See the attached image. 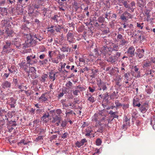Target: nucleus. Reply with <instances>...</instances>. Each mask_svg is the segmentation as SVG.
Listing matches in <instances>:
<instances>
[{
    "instance_id": "f257e3e1",
    "label": "nucleus",
    "mask_w": 155,
    "mask_h": 155,
    "mask_svg": "<svg viewBox=\"0 0 155 155\" xmlns=\"http://www.w3.org/2000/svg\"><path fill=\"white\" fill-rule=\"evenodd\" d=\"M24 36L25 38V42L23 44V49L35 45L36 41L34 40L31 35L24 34Z\"/></svg>"
},
{
    "instance_id": "f03ea898",
    "label": "nucleus",
    "mask_w": 155,
    "mask_h": 155,
    "mask_svg": "<svg viewBox=\"0 0 155 155\" xmlns=\"http://www.w3.org/2000/svg\"><path fill=\"white\" fill-rule=\"evenodd\" d=\"M11 43L9 41L7 40L5 42V44L2 48V54H5L8 53L11 51V49L10 48V46Z\"/></svg>"
},
{
    "instance_id": "7ed1b4c3",
    "label": "nucleus",
    "mask_w": 155,
    "mask_h": 155,
    "mask_svg": "<svg viewBox=\"0 0 155 155\" xmlns=\"http://www.w3.org/2000/svg\"><path fill=\"white\" fill-rule=\"evenodd\" d=\"M52 116V122L53 123H56V125L58 126L59 125V123L61 120L62 119L61 117H59L58 115H53Z\"/></svg>"
},
{
    "instance_id": "20e7f679",
    "label": "nucleus",
    "mask_w": 155,
    "mask_h": 155,
    "mask_svg": "<svg viewBox=\"0 0 155 155\" xmlns=\"http://www.w3.org/2000/svg\"><path fill=\"white\" fill-rule=\"evenodd\" d=\"M131 18V15L127 12H124L120 16L121 19L126 22L128 19Z\"/></svg>"
},
{
    "instance_id": "39448f33",
    "label": "nucleus",
    "mask_w": 155,
    "mask_h": 155,
    "mask_svg": "<svg viewBox=\"0 0 155 155\" xmlns=\"http://www.w3.org/2000/svg\"><path fill=\"white\" fill-rule=\"evenodd\" d=\"M67 40L70 43H73L74 42L75 38H74V34L69 31L67 34Z\"/></svg>"
},
{
    "instance_id": "423d86ee",
    "label": "nucleus",
    "mask_w": 155,
    "mask_h": 155,
    "mask_svg": "<svg viewBox=\"0 0 155 155\" xmlns=\"http://www.w3.org/2000/svg\"><path fill=\"white\" fill-rule=\"evenodd\" d=\"M87 140L85 139L84 138L82 139L80 141H77L75 143L76 146L79 148L83 146L84 143L87 142Z\"/></svg>"
},
{
    "instance_id": "0eeeda50",
    "label": "nucleus",
    "mask_w": 155,
    "mask_h": 155,
    "mask_svg": "<svg viewBox=\"0 0 155 155\" xmlns=\"http://www.w3.org/2000/svg\"><path fill=\"white\" fill-rule=\"evenodd\" d=\"M12 44L15 46L16 48H19L21 47V43L20 41V40L18 38H15L12 41Z\"/></svg>"
},
{
    "instance_id": "6e6552de",
    "label": "nucleus",
    "mask_w": 155,
    "mask_h": 155,
    "mask_svg": "<svg viewBox=\"0 0 155 155\" xmlns=\"http://www.w3.org/2000/svg\"><path fill=\"white\" fill-rule=\"evenodd\" d=\"M144 51L143 49H138L137 50V54L138 57L140 58L144 56Z\"/></svg>"
},
{
    "instance_id": "1a4fd4ad",
    "label": "nucleus",
    "mask_w": 155,
    "mask_h": 155,
    "mask_svg": "<svg viewBox=\"0 0 155 155\" xmlns=\"http://www.w3.org/2000/svg\"><path fill=\"white\" fill-rule=\"evenodd\" d=\"M13 33V31L11 30H9L8 28H6L5 32V37L6 38H7L8 37L12 36V35Z\"/></svg>"
},
{
    "instance_id": "9d476101",
    "label": "nucleus",
    "mask_w": 155,
    "mask_h": 155,
    "mask_svg": "<svg viewBox=\"0 0 155 155\" xmlns=\"http://www.w3.org/2000/svg\"><path fill=\"white\" fill-rule=\"evenodd\" d=\"M5 115L3 117V119L5 121H9L11 120V118L12 117V114L9 112H8L7 114H5Z\"/></svg>"
},
{
    "instance_id": "9b49d317",
    "label": "nucleus",
    "mask_w": 155,
    "mask_h": 155,
    "mask_svg": "<svg viewBox=\"0 0 155 155\" xmlns=\"http://www.w3.org/2000/svg\"><path fill=\"white\" fill-rule=\"evenodd\" d=\"M2 86L4 89L10 88L11 87V83L8 81H5L2 84Z\"/></svg>"
},
{
    "instance_id": "f8f14e48",
    "label": "nucleus",
    "mask_w": 155,
    "mask_h": 155,
    "mask_svg": "<svg viewBox=\"0 0 155 155\" xmlns=\"http://www.w3.org/2000/svg\"><path fill=\"white\" fill-rule=\"evenodd\" d=\"M57 72H51L49 73V78L51 81H54L55 79L56 74L57 73Z\"/></svg>"
},
{
    "instance_id": "ddd939ff",
    "label": "nucleus",
    "mask_w": 155,
    "mask_h": 155,
    "mask_svg": "<svg viewBox=\"0 0 155 155\" xmlns=\"http://www.w3.org/2000/svg\"><path fill=\"white\" fill-rule=\"evenodd\" d=\"M135 48L133 46L130 47L128 49L127 52L130 54L131 57H132L134 54Z\"/></svg>"
},
{
    "instance_id": "4468645a",
    "label": "nucleus",
    "mask_w": 155,
    "mask_h": 155,
    "mask_svg": "<svg viewBox=\"0 0 155 155\" xmlns=\"http://www.w3.org/2000/svg\"><path fill=\"white\" fill-rule=\"evenodd\" d=\"M56 113L59 115H60L62 113L61 110L60 109H58L56 110H51L50 111V114H51V115H55Z\"/></svg>"
},
{
    "instance_id": "2eb2a0df",
    "label": "nucleus",
    "mask_w": 155,
    "mask_h": 155,
    "mask_svg": "<svg viewBox=\"0 0 155 155\" xmlns=\"http://www.w3.org/2000/svg\"><path fill=\"white\" fill-rule=\"evenodd\" d=\"M45 94L46 93H44L40 97L39 101L40 102H45L47 100V98L45 96Z\"/></svg>"
},
{
    "instance_id": "dca6fc26",
    "label": "nucleus",
    "mask_w": 155,
    "mask_h": 155,
    "mask_svg": "<svg viewBox=\"0 0 155 155\" xmlns=\"http://www.w3.org/2000/svg\"><path fill=\"white\" fill-rule=\"evenodd\" d=\"M30 57H27L26 58V61L27 63L29 65H32L36 63V62L35 60L30 59Z\"/></svg>"
},
{
    "instance_id": "f3484780",
    "label": "nucleus",
    "mask_w": 155,
    "mask_h": 155,
    "mask_svg": "<svg viewBox=\"0 0 155 155\" xmlns=\"http://www.w3.org/2000/svg\"><path fill=\"white\" fill-rule=\"evenodd\" d=\"M124 123V124L123 125L124 127H126L127 126L130 125V120L127 117L125 118Z\"/></svg>"
},
{
    "instance_id": "a211bd4d",
    "label": "nucleus",
    "mask_w": 155,
    "mask_h": 155,
    "mask_svg": "<svg viewBox=\"0 0 155 155\" xmlns=\"http://www.w3.org/2000/svg\"><path fill=\"white\" fill-rule=\"evenodd\" d=\"M99 88L98 89L99 90H101L102 89L103 90H104L107 89V87L106 86L105 84L103 82H101L99 85Z\"/></svg>"
},
{
    "instance_id": "6ab92c4d",
    "label": "nucleus",
    "mask_w": 155,
    "mask_h": 155,
    "mask_svg": "<svg viewBox=\"0 0 155 155\" xmlns=\"http://www.w3.org/2000/svg\"><path fill=\"white\" fill-rule=\"evenodd\" d=\"M28 64L27 63H27L25 62L21 63L20 64V66L21 68H24L25 71H27V68L28 67Z\"/></svg>"
},
{
    "instance_id": "aec40b11",
    "label": "nucleus",
    "mask_w": 155,
    "mask_h": 155,
    "mask_svg": "<svg viewBox=\"0 0 155 155\" xmlns=\"http://www.w3.org/2000/svg\"><path fill=\"white\" fill-rule=\"evenodd\" d=\"M117 71L118 72V68L117 67H114L110 71V74L111 75H114L117 73Z\"/></svg>"
},
{
    "instance_id": "412c9836",
    "label": "nucleus",
    "mask_w": 155,
    "mask_h": 155,
    "mask_svg": "<svg viewBox=\"0 0 155 155\" xmlns=\"http://www.w3.org/2000/svg\"><path fill=\"white\" fill-rule=\"evenodd\" d=\"M145 2V0H139L137 4L138 6L141 7L143 6Z\"/></svg>"
},
{
    "instance_id": "4be33fe9",
    "label": "nucleus",
    "mask_w": 155,
    "mask_h": 155,
    "mask_svg": "<svg viewBox=\"0 0 155 155\" xmlns=\"http://www.w3.org/2000/svg\"><path fill=\"white\" fill-rule=\"evenodd\" d=\"M49 114L48 112H47L45 114H44L43 116L41 117V119L43 121H45L46 119L48 118L49 117Z\"/></svg>"
},
{
    "instance_id": "5701e85b",
    "label": "nucleus",
    "mask_w": 155,
    "mask_h": 155,
    "mask_svg": "<svg viewBox=\"0 0 155 155\" xmlns=\"http://www.w3.org/2000/svg\"><path fill=\"white\" fill-rule=\"evenodd\" d=\"M48 76L46 74H44L41 77V81L42 82H44L46 81V79L48 77Z\"/></svg>"
},
{
    "instance_id": "b1692460",
    "label": "nucleus",
    "mask_w": 155,
    "mask_h": 155,
    "mask_svg": "<svg viewBox=\"0 0 155 155\" xmlns=\"http://www.w3.org/2000/svg\"><path fill=\"white\" fill-rule=\"evenodd\" d=\"M60 50L63 52H68V51L69 48L66 46H62Z\"/></svg>"
},
{
    "instance_id": "393cba45",
    "label": "nucleus",
    "mask_w": 155,
    "mask_h": 155,
    "mask_svg": "<svg viewBox=\"0 0 155 155\" xmlns=\"http://www.w3.org/2000/svg\"><path fill=\"white\" fill-rule=\"evenodd\" d=\"M151 65V62L148 61V59L147 60L145 64L143 65V68L147 67L150 66Z\"/></svg>"
},
{
    "instance_id": "a878e982",
    "label": "nucleus",
    "mask_w": 155,
    "mask_h": 155,
    "mask_svg": "<svg viewBox=\"0 0 155 155\" xmlns=\"http://www.w3.org/2000/svg\"><path fill=\"white\" fill-rule=\"evenodd\" d=\"M148 109V107L147 106H142L140 107V110L141 112L144 113Z\"/></svg>"
},
{
    "instance_id": "bb28decb",
    "label": "nucleus",
    "mask_w": 155,
    "mask_h": 155,
    "mask_svg": "<svg viewBox=\"0 0 155 155\" xmlns=\"http://www.w3.org/2000/svg\"><path fill=\"white\" fill-rule=\"evenodd\" d=\"M8 69L9 71L12 73H14L16 72L15 68L14 66H12L11 67Z\"/></svg>"
},
{
    "instance_id": "cd10ccee",
    "label": "nucleus",
    "mask_w": 155,
    "mask_h": 155,
    "mask_svg": "<svg viewBox=\"0 0 155 155\" xmlns=\"http://www.w3.org/2000/svg\"><path fill=\"white\" fill-rule=\"evenodd\" d=\"M145 91L147 93L149 94H151L152 92V90L151 87L148 86H146Z\"/></svg>"
},
{
    "instance_id": "c85d7f7f",
    "label": "nucleus",
    "mask_w": 155,
    "mask_h": 155,
    "mask_svg": "<svg viewBox=\"0 0 155 155\" xmlns=\"http://www.w3.org/2000/svg\"><path fill=\"white\" fill-rule=\"evenodd\" d=\"M36 70L34 67H31L30 68L29 71L28 72V74H30V73L36 72Z\"/></svg>"
},
{
    "instance_id": "c756f323",
    "label": "nucleus",
    "mask_w": 155,
    "mask_h": 155,
    "mask_svg": "<svg viewBox=\"0 0 155 155\" xmlns=\"http://www.w3.org/2000/svg\"><path fill=\"white\" fill-rule=\"evenodd\" d=\"M25 93L26 94L27 96H29L31 94H33V91L31 90H28L27 91H25Z\"/></svg>"
},
{
    "instance_id": "7c9ffc66",
    "label": "nucleus",
    "mask_w": 155,
    "mask_h": 155,
    "mask_svg": "<svg viewBox=\"0 0 155 155\" xmlns=\"http://www.w3.org/2000/svg\"><path fill=\"white\" fill-rule=\"evenodd\" d=\"M73 113L74 114H75L74 112L73 113V111L70 109H69L68 111H66L65 112L66 116H69L70 114H71Z\"/></svg>"
},
{
    "instance_id": "2f4dec72",
    "label": "nucleus",
    "mask_w": 155,
    "mask_h": 155,
    "mask_svg": "<svg viewBox=\"0 0 155 155\" xmlns=\"http://www.w3.org/2000/svg\"><path fill=\"white\" fill-rule=\"evenodd\" d=\"M53 51H49L48 52L49 61L50 62L51 61L52 59V53Z\"/></svg>"
},
{
    "instance_id": "473e14b6",
    "label": "nucleus",
    "mask_w": 155,
    "mask_h": 155,
    "mask_svg": "<svg viewBox=\"0 0 155 155\" xmlns=\"http://www.w3.org/2000/svg\"><path fill=\"white\" fill-rule=\"evenodd\" d=\"M73 84L70 81H68L66 84V86L68 88H71Z\"/></svg>"
},
{
    "instance_id": "72a5a7b5",
    "label": "nucleus",
    "mask_w": 155,
    "mask_h": 155,
    "mask_svg": "<svg viewBox=\"0 0 155 155\" xmlns=\"http://www.w3.org/2000/svg\"><path fill=\"white\" fill-rule=\"evenodd\" d=\"M107 61L110 62L112 63H114L116 62V60L114 59L112 57H110L107 60Z\"/></svg>"
},
{
    "instance_id": "f704fd0d",
    "label": "nucleus",
    "mask_w": 155,
    "mask_h": 155,
    "mask_svg": "<svg viewBox=\"0 0 155 155\" xmlns=\"http://www.w3.org/2000/svg\"><path fill=\"white\" fill-rule=\"evenodd\" d=\"M62 28L61 26L58 25L57 26H55L54 27V29L57 32H60V30Z\"/></svg>"
},
{
    "instance_id": "c9c22d12",
    "label": "nucleus",
    "mask_w": 155,
    "mask_h": 155,
    "mask_svg": "<svg viewBox=\"0 0 155 155\" xmlns=\"http://www.w3.org/2000/svg\"><path fill=\"white\" fill-rule=\"evenodd\" d=\"M117 96V94L115 91H114L112 93L110 96V97L111 99H114Z\"/></svg>"
},
{
    "instance_id": "e433bc0d",
    "label": "nucleus",
    "mask_w": 155,
    "mask_h": 155,
    "mask_svg": "<svg viewBox=\"0 0 155 155\" xmlns=\"http://www.w3.org/2000/svg\"><path fill=\"white\" fill-rule=\"evenodd\" d=\"M137 27L140 28L141 29H142L144 27L143 23H142L141 24H140L138 22L137 23Z\"/></svg>"
},
{
    "instance_id": "4c0bfd02",
    "label": "nucleus",
    "mask_w": 155,
    "mask_h": 155,
    "mask_svg": "<svg viewBox=\"0 0 155 155\" xmlns=\"http://www.w3.org/2000/svg\"><path fill=\"white\" fill-rule=\"evenodd\" d=\"M115 104L117 108H118L121 107L122 106L121 104L120 103L118 100H116L115 102Z\"/></svg>"
},
{
    "instance_id": "58836bf2",
    "label": "nucleus",
    "mask_w": 155,
    "mask_h": 155,
    "mask_svg": "<svg viewBox=\"0 0 155 155\" xmlns=\"http://www.w3.org/2000/svg\"><path fill=\"white\" fill-rule=\"evenodd\" d=\"M64 57L65 56L64 54H58V59H59L60 60H61L62 59H63Z\"/></svg>"
},
{
    "instance_id": "ea45409f",
    "label": "nucleus",
    "mask_w": 155,
    "mask_h": 155,
    "mask_svg": "<svg viewBox=\"0 0 155 155\" xmlns=\"http://www.w3.org/2000/svg\"><path fill=\"white\" fill-rule=\"evenodd\" d=\"M135 3L134 2H132L131 3V7H130L131 10L133 12L134 11L133 6H135Z\"/></svg>"
},
{
    "instance_id": "a19ab883",
    "label": "nucleus",
    "mask_w": 155,
    "mask_h": 155,
    "mask_svg": "<svg viewBox=\"0 0 155 155\" xmlns=\"http://www.w3.org/2000/svg\"><path fill=\"white\" fill-rule=\"evenodd\" d=\"M18 88L20 89V91L21 92L23 91L24 90L22 89H23L24 87H25V89H27V88L26 86H24L22 85H18Z\"/></svg>"
},
{
    "instance_id": "79ce46f5",
    "label": "nucleus",
    "mask_w": 155,
    "mask_h": 155,
    "mask_svg": "<svg viewBox=\"0 0 155 155\" xmlns=\"http://www.w3.org/2000/svg\"><path fill=\"white\" fill-rule=\"evenodd\" d=\"M13 82L15 84V86H18V80L17 79L14 78L13 79Z\"/></svg>"
},
{
    "instance_id": "37998d69",
    "label": "nucleus",
    "mask_w": 155,
    "mask_h": 155,
    "mask_svg": "<svg viewBox=\"0 0 155 155\" xmlns=\"http://www.w3.org/2000/svg\"><path fill=\"white\" fill-rule=\"evenodd\" d=\"M68 105L69 106L71 107V108L72 109L75 108L76 107L74 105V104H73V103L72 102L69 103Z\"/></svg>"
},
{
    "instance_id": "c03bdc74",
    "label": "nucleus",
    "mask_w": 155,
    "mask_h": 155,
    "mask_svg": "<svg viewBox=\"0 0 155 155\" xmlns=\"http://www.w3.org/2000/svg\"><path fill=\"white\" fill-rule=\"evenodd\" d=\"M6 113V112L3 109H1L0 110V115L3 116L4 114H5Z\"/></svg>"
},
{
    "instance_id": "a18cd8bd",
    "label": "nucleus",
    "mask_w": 155,
    "mask_h": 155,
    "mask_svg": "<svg viewBox=\"0 0 155 155\" xmlns=\"http://www.w3.org/2000/svg\"><path fill=\"white\" fill-rule=\"evenodd\" d=\"M103 34H106L109 32V29L108 28H106L103 30L102 31Z\"/></svg>"
},
{
    "instance_id": "49530a36",
    "label": "nucleus",
    "mask_w": 155,
    "mask_h": 155,
    "mask_svg": "<svg viewBox=\"0 0 155 155\" xmlns=\"http://www.w3.org/2000/svg\"><path fill=\"white\" fill-rule=\"evenodd\" d=\"M74 8L77 10L80 7V5L77 2H74Z\"/></svg>"
},
{
    "instance_id": "de8ad7c7",
    "label": "nucleus",
    "mask_w": 155,
    "mask_h": 155,
    "mask_svg": "<svg viewBox=\"0 0 155 155\" xmlns=\"http://www.w3.org/2000/svg\"><path fill=\"white\" fill-rule=\"evenodd\" d=\"M8 21L7 20H3L2 21V24L3 26H6L7 25V24Z\"/></svg>"
},
{
    "instance_id": "09e8293b",
    "label": "nucleus",
    "mask_w": 155,
    "mask_h": 155,
    "mask_svg": "<svg viewBox=\"0 0 155 155\" xmlns=\"http://www.w3.org/2000/svg\"><path fill=\"white\" fill-rule=\"evenodd\" d=\"M31 74H30L31 75V78L33 79H34L36 78V72H34L33 73H31Z\"/></svg>"
},
{
    "instance_id": "8fccbe9b",
    "label": "nucleus",
    "mask_w": 155,
    "mask_h": 155,
    "mask_svg": "<svg viewBox=\"0 0 155 155\" xmlns=\"http://www.w3.org/2000/svg\"><path fill=\"white\" fill-rule=\"evenodd\" d=\"M8 122L10 124H12V127H15L17 125L15 121L11 120L10 121Z\"/></svg>"
},
{
    "instance_id": "3c124183",
    "label": "nucleus",
    "mask_w": 155,
    "mask_h": 155,
    "mask_svg": "<svg viewBox=\"0 0 155 155\" xmlns=\"http://www.w3.org/2000/svg\"><path fill=\"white\" fill-rule=\"evenodd\" d=\"M6 0H0V6H3L5 3Z\"/></svg>"
},
{
    "instance_id": "603ef678",
    "label": "nucleus",
    "mask_w": 155,
    "mask_h": 155,
    "mask_svg": "<svg viewBox=\"0 0 155 155\" xmlns=\"http://www.w3.org/2000/svg\"><path fill=\"white\" fill-rule=\"evenodd\" d=\"M92 120L93 121L97 122V115L96 114H95L92 117Z\"/></svg>"
},
{
    "instance_id": "864d4df0",
    "label": "nucleus",
    "mask_w": 155,
    "mask_h": 155,
    "mask_svg": "<svg viewBox=\"0 0 155 155\" xmlns=\"http://www.w3.org/2000/svg\"><path fill=\"white\" fill-rule=\"evenodd\" d=\"M67 125V122L64 121H63L61 124V126L63 128L65 127Z\"/></svg>"
},
{
    "instance_id": "5fc2aeb1",
    "label": "nucleus",
    "mask_w": 155,
    "mask_h": 155,
    "mask_svg": "<svg viewBox=\"0 0 155 155\" xmlns=\"http://www.w3.org/2000/svg\"><path fill=\"white\" fill-rule=\"evenodd\" d=\"M123 5L124 6L127 8H130V6L127 5V2L126 1H125L123 3Z\"/></svg>"
},
{
    "instance_id": "6e6d98bb",
    "label": "nucleus",
    "mask_w": 155,
    "mask_h": 155,
    "mask_svg": "<svg viewBox=\"0 0 155 155\" xmlns=\"http://www.w3.org/2000/svg\"><path fill=\"white\" fill-rule=\"evenodd\" d=\"M51 62L53 63H55L56 64H58L59 63V61L58 60V59H56L54 58V59H53L51 61Z\"/></svg>"
},
{
    "instance_id": "4d7b16f0",
    "label": "nucleus",
    "mask_w": 155,
    "mask_h": 155,
    "mask_svg": "<svg viewBox=\"0 0 155 155\" xmlns=\"http://www.w3.org/2000/svg\"><path fill=\"white\" fill-rule=\"evenodd\" d=\"M71 71H74V72H77V68H75V66L74 65H72L71 66Z\"/></svg>"
},
{
    "instance_id": "13d9d810",
    "label": "nucleus",
    "mask_w": 155,
    "mask_h": 155,
    "mask_svg": "<svg viewBox=\"0 0 155 155\" xmlns=\"http://www.w3.org/2000/svg\"><path fill=\"white\" fill-rule=\"evenodd\" d=\"M136 101H135L134 99V101H133V104H134V106H137L138 107H140V104L139 103L138 104H136Z\"/></svg>"
},
{
    "instance_id": "bf43d9fd",
    "label": "nucleus",
    "mask_w": 155,
    "mask_h": 155,
    "mask_svg": "<svg viewBox=\"0 0 155 155\" xmlns=\"http://www.w3.org/2000/svg\"><path fill=\"white\" fill-rule=\"evenodd\" d=\"M132 116L134 117L137 114V111L136 110H133L132 111Z\"/></svg>"
},
{
    "instance_id": "052dcab7",
    "label": "nucleus",
    "mask_w": 155,
    "mask_h": 155,
    "mask_svg": "<svg viewBox=\"0 0 155 155\" xmlns=\"http://www.w3.org/2000/svg\"><path fill=\"white\" fill-rule=\"evenodd\" d=\"M21 143H23L25 145L27 144V143L25 141V140H21L20 142L18 143V144L19 145Z\"/></svg>"
},
{
    "instance_id": "680f3d73",
    "label": "nucleus",
    "mask_w": 155,
    "mask_h": 155,
    "mask_svg": "<svg viewBox=\"0 0 155 155\" xmlns=\"http://www.w3.org/2000/svg\"><path fill=\"white\" fill-rule=\"evenodd\" d=\"M118 49V45H115L114 46L113 50L117 51Z\"/></svg>"
},
{
    "instance_id": "e2e57ef3",
    "label": "nucleus",
    "mask_w": 155,
    "mask_h": 155,
    "mask_svg": "<svg viewBox=\"0 0 155 155\" xmlns=\"http://www.w3.org/2000/svg\"><path fill=\"white\" fill-rule=\"evenodd\" d=\"M42 11H43V15L44 16H45L46 15V13H47V9H46L45 8H44L42 10Z\"/></svg>"
},
{
    "instance_id": "0e129e2a",
    "label": "nucleus",
    "mask_w": 155,
    "mask_h": 155,
    "mask_svg": "<svg viewBox=\"0 0 155 155\" xmlns=\"http://www.w3.org/2000/svg\"><path fill=\"white\" fill-rule=\"evenodd\" d=\"M88 100L92 103L94 102V98L92 97H89L88 99Z\"/></svg>"
},
{
    "instance_id": "69168bd1",
    "label": "nucleus",
    "mask_w": 155,
    "mask_h": 155,
    "mask_svg": "<svg viewBox=\"0 0 155 155\" xmlns=\"http://www.w3.org/2000/svg\"><path fill=\"white\" fill-rule=\"evenodd\" d=\"M58 16L57 15H55L54 17H53L52 18L54 20H56V21H58V18H57L58 17Z\"/></svg>"
},
{
    "instance_id": "338daca9",
    "label": "nucleus",
    "mask_w": 155,
    "mask_h": 155,
    "mask_svg": "<svg viewBox=\"0 0 155 155\" xmlns=\"http://www.w3.org/2000/svg\"><path fill=\"white\" fill-rule=\"evenodd\" d=\"M88 125V124L87 123H86L85 122H83V124L81 126V127L84 128L85 127L87 126Z\"/></svg>"
},
{
    "instance_id": "774afa93",
    "label": "nucleus",
    "mask_w": 155,
    "mask_h": 155,
    "mask_svg": "<svg viewBox=\"0 0 155 155\" xmlns=\"http://www.w3.org/2000/svg\"><path fill=\"white\" fill-rule=\"evenodd\" d=\"M64 93L63 91H62L60 93L58 94V97H62L64 95Z\"/></svg>"
}]
</instances>
